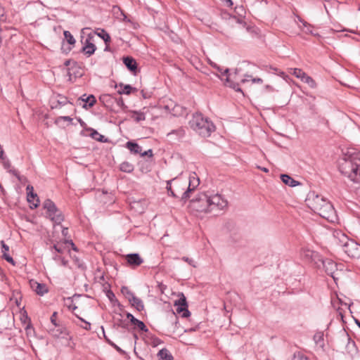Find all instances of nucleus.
I'll use <instances>...</instances> for the list:
<instances>
[{
	"mask_svg": "<svg viewBox=\"0 0 360 360\" xmlns=\"http://www.w3.org/2000/svg\"><path fill=\"white\" fill-rule=\"evenodd\" d=\"M184 134V131L183 130H179V134L183 135Z\"/></svg>",
	"mask_w": 360,
	"mask_h": 360,
	"instance_id": "e2e57ef3",
	"label": "nucleus"
},
{
	"mask_svg": "<svg viewBox=\"0 0 360 360\" xmlns=\"http://www.w3.org/2000/svg\"><path fill=\"white\" fill-rule=\"evenodd\" d=\"M289 72L297 78L300 79V80H302L306 74L304 71H302V70L300 68H290Z\"/></svg>",
	"mask_w": 360,
	"mask_h": 360,
	"instance_id": "7c9ffc66",
	"label": "nucleus"
},
{
	"mask_svg": "<svg viewBox=\"0 0 360 360\" xmlns=\"http://www.w3.org/2000/svg\"><path fill=\"white\" fill-rule=\"evenodd\" d=\"M121 15L123 16V19L122 20L123 21H128L129 22L130 20L127 18V16L126 15V14L123 12V11H121Z\"/></svg>",
	"mask_w": 360,
	"mask_h": 360,
	"instance_id": "13d9d810",
	"label": "nucleus"
},
{
	"mask_svg": "<svg viewBox=\"0 0 360 360\" xmlns=\"http://www.w3.org/2000/svg\"><path fill=\"white\" fill-rule=\"evenodd\" d=\"M86 102L89 103V105L90 107H91L94 105V103L96 102V99H95L94 96H90L87 98Z\"/></svg>",
	"mask_w": 360,
	"mask_h": 360,
	"instance_id": "de8ad7c7",
	"label": "nucleus"
},
{
	"mask_svg": "<svg viewBox=\"0 0 360 360\" xmlns=\"http://www.w3.org/2000/svg\"><path fill=\"white\" fill-rule=\"evenodd\" d=\"M141 156H146V155H153V152L151 150H148V151H145L144 153H141L140 154Z\"/></svg>",
	"mask_w": 360,
	"mask_h": 360,
	"instance_id": "864d4df0",
	"label": "nucleus"
},
{
	"mask_svg": "<svg viewBox=\"0 0 360 360\" xmlns=\"http://www.w3.org/2000/svg\"><path fill=\"white\" fill-rule=\"evenodd\" d=\"M314 340L315 343L319 345L320 347H323L324 345L323 343V334L321 332L316 333L314 335Z\"/></svg>",
	"mask_w": 360,
	"mask_h": 360,
	"instance_id": "473e14b6",
	"label": "nucleus"
},
{
	"mask_svg": "<svg viewBox=\"0 0 360 360\" xmlns=\"http://www.w3.org/2000/svg\"><path fill=\"white\" fill-rule=\"evenodd\" d=\"M68 75H69L70 79L72 80V77H77V75H82V73L80 72V68L76 64H74L72 66L68 69Z\"/></svg>",
	"mask_w": 360,
	"mask_h": 360,
	"instance_id": "b1692460",
	"label": "nucleus"
},
{
	"mask_svg": "<svg viewBox=\"0 0 360 360\" xmlns=\"http://www.w3.org/2000/svg\"><path fill=\"white\" fill-rule=\"evenodd\" d=\"M132 90H135V89H133L130 85L129 84H127V85H122V84H120V89L118 90V93L120 94H130L131 92L132 91Z\"/></svg>",
	"mask_w": 360,
	"mask_h": 360,
	"instance_id": "2f4dec72",
	"label": "nucleus"
},
{
	"mask_svg": "<svg viewBox=\"0 0 360 360\" xmlns=\"http://www.w3.org/2000/svg\"><path fill=\"white\" fill-rule=\"evenodd\" d=\"M146 342L148 345H151L153 347H155L160 345L162 343V341L154 335H148L146 338Z\"/></svg>",
	"mask_w": 360,
	"mask_h": 360,
	"instance_id": "393cba45",
	"label": "nucleus"
},
{
	"mask_svg": "<svg viewBox=\"0 0 360 360\" xmlns=\"http://www.w3.org/2000/svg\"><path fill=\"white\" fill-rule=\"evenodd\" d=\"M189 125L192 129L202 137H208L214 131L215 126L207 118L204 117L201 114H194L189 121Z\"/></svg>",
	"mask_w": 360,
	"mask_h": 360,
	"instance_id": "7ed1b4c3",
	"label": "nucleus"
},
{
	"mask_svg": "<svg viewBox=\"0 0 360 360\" xmlns=\"http://www.w3.org/2000/svg\"><path fill=\"white\" fill-rule=\"evenodd\" d=\"M4 258L9 263L12 264L13 265L15 264V262L13 259V258L8 255L6 252L3 253Z\"/></svg>",
	"mask_w": 360,
	"mask_h": 360,
	"instance_id": "37998d69",
	"label": "nucleus"
},
{
	"mask_svg": "<svg viewBox=\"0 0 360 360\" xmlns=\"http://www.w3.org/2000/svg\"><path fill=\"white\" fill-rule=\"evenodd\" d=\"M150 110L149 108H143V111H131V118L134 121L139 122L146 120V115L150 113Z\"/></svg>",
	"mask_w": 360,
	"mask_h": 360,
	"instance_id": "f3484780",
	"label": "nucleus"
},
{
	"mask_svg": "<svg viewBox=\"0 0 360 360\" xmlns=\"http://www.w3.org/2000/svg\"><path fill=\"white\" fill-rule=\"evenodd\" d=\"M127 148L134 154H141L142 150L141 148L135 143L129 141L126 144Z\"/></svg>",
	"mask_w": 360,
	"mask_h": 360,
	"instance_id": "bb28decb",
	"label": "nucleus"
},
{
	"mask_svg": "<svg viewBox=\"0 0 360 360\" xmlns=\"http://www.w3.org/2000/svg\"><path fill=\"white\" fill-rule=\"evenodd\" d=\"M345 252L352 258L360 257V245L352 240H349L342 248Z\"/></svg>",
	"mask_w": 360,
	"mask_h": 360,
	"instance_id": "9b49d317",
	"label": "nucleus"
},
{
	"mask_svg": "<svg viewBox=\"0 0 360 360\" xmlns=\"http://www.w3.org/2000/svg\"><path fill=\"white\" fill-rule=\"evenodd\" d=\"M307 202L314 212L328 221L335 222L337 220L336 212L333 205L323 197L319 195L309 197Z\"/></svg>",
	"mask_w": 360,
	"mask_h": 360,
	"instance_id": "f03ea898",
	"label": "nucleus"
},
{
	"mask_svg": "<svg viewBox=\"0 0 360 360\" xmlns=\"http://www.w3.org/2000/svg\"><path fill=\"white\" fill-rule=\"evenodd\" d=\"M200 184L199 177L195 172H193L189 176V182L187 186V189L186 192L184 193V196L182 197L183 200H186L190 197L189 193L193 191L195 188L198 186Z\"/></svg>",
	"mask_w": 360,
	"mask_h": 360,
	"instance_id": "f8f14e48",
	"label": "nucleus"
},
{
	"mask_svg": "<svg viewBox=\"0 0 360 360\" xmlns=\"http://www.w3.org/2000/svg\"><path fill=\"white\" fill-rule=\"evenodd\" d=\"M90 28L89 27L83 28L81 30V43L83 45L82 51L87 57L93 55L96 50V46L94 44V34L91 32H88Z\"/></svg>",
	"mask_w": 360,
	"mask_h": 360,
	"instance_id": "39448f33",
	"label": "nucleus"
},
{
	"mask_svg": "<svg viewBox=\"0 0 360 360\" xmlns=\"http://www.w3.org/2000/svg\"><path fill=\"white\" fill-rule=\"evenodd\" d=\"M91 136L96 140V141H101V142H103V138L104 136L101 134H100L98 131L94 130L91 133Z\"/></svg>",
	"mask_w": 360,
	"mask_h": 360,
	"instance_id": "ea45409f",
	"label": "nucleus"
},
{
	"mask_svg": "<svg viewBox=\"0 0 360 360\" xmlns=\"http://www.w3.org/2000/svg\"><path fill=\"white\" fill-rule=\"evenodd\" d=\"M339 171L352 181L360 183V151L348 149L338 161Z\"/></svg>",
	"mask_w": 360,
	"mask_h": 360,
	"instance_id": "f257e3e1",
	"label": "nucleus"
},
{
	"mask_svg": "<svg viewBox=\"0 0 360 360\" xmlns=\"http://www.w3.org/2000/svg\"><path fill=\"white\" fill-rule=\"evenodd\" d=\"M123 62L129 70H131V72H136L137 69V63L133 58H124Z\"/></svg>",
	"mask_w": 360,
	"mask_h": 360,
	"instance_id": "aec40b11",
	"label": "nucleus"
},
{
	"mask_svg": "<svg viewBox=\"0 0 360 360\" xmlns=\"http://www.w3.org/2000/svg\"><path fill=\"white\" fill-rule=\"evenodd\" d=\"M125 259L129 266L136 267L143 263L142 258L139 254H129L125 256Z\"/></svg>",
	"mask_w": 360,
	"mask_h": 360,
	"instance_id": "dca6fc26",
	"label": "nucleus"
},
{
	"mask_svg": "<svg viewBox=\"0 0 360 360\" xmlns=\"http://www.w3.org/2000/svg\"><path fill=\"white\" fill-rule=\"evenodd\" d=\"M323 264L327 274L335 279L334 271L336 269V264L333 261L326 260L323 262Z\"/></svg>",
	"mask_w": 360,
	"mask_h": 360,
	"instance_id": "6ab92c4d",
	"label": "nucleus"
},
{
	"mask_svg": "<svg viewBox=\"0 0 360 360\" xmlns=\"http://www.w3.org/2000/svg\"><path fill=\"white\" fill-rule=\"evenodd\" d=\"M160 360H173V357L169 352L166 349H162L158 352Z\"/></svg>",
	"mask_w": 360,
	"mask_h": 360,
	"instance_id": "c85d7f7f",
	"label": "nucleus"
},
{
	"mask_svg": "<svg viewBox=\"0 0 360 360\" xmlns=\"http://www.w3.org/2000/svg\"><path fill=\"white\" fill-rule=\"evenodd\" d=\"M292 360H309L303 354L298 352L295 354Z\"/></svg>",
	"mask_w": 360,
	"mask_h": 360,
	"instance_id": "79ce46f5",
	"label": "nucleus"
},
{
	"mask_svg": "<svg viewBox=\"0 0 360 360\" xmlns=\"http://www.w3.org/2000/svg\"><path fill=\"white\" fill-rule=\"evenodd\" d=\"M131 304L138 311H141L144 308V306H143V304L142 302V301L136 297V296H134L132 299H131L129 301Z\"/></svg>",
	"mask_w": 360,
	"mask_h": 360,
	"instance_id": "cd10ccee",
	"label": "nucleus"
},
{
	"mask_svg": "<svg viewBox=\"0 0 360 360\" xmlns=\"http://www.w3.org/2000/svg\"><path fill=\"white\" fill-rule=\"evenodd\" d=\"M302 82L306 83L308 84V86L312 89L315 88L316 86V82L309 75L307 74L304 75L303 78L301 80Z\"/></svg>",
	"mask_w": 360,
	"mask_h": 360,
	"instance_id": "72a5a7b5",
	"label": "nucleus"
},
{
	"mask_svg": "<svg viewBox=\"0 0 360 360\" xmlns=\"http://www.w3.org/2000/svg\"><path fill=\"white\" fill-rule=\"evenodd\" d=\"M167 189L173 197L177 198L179 195H182V198L184 193L187 189V184L186 182H180L178 180L174 179L172 182L167 183Z\"/></svg>",
	"mask_w": 360,
	"mask_h": 360,
	"instance_id": "6e6552de",
	"label": "nucleus"
},
{
	"mask_svg": "<svg viewBox=\"0 0 360 360\" xmlns=\"http://www.w3.org/2000/svg\"><path fill=\"white\" fill-rule=\"evenodd\" d=\"M314 252L307 248H302L301 250V255L302 257L305 258L306 259H311L314 257Z\"/></svg>",
	"mask_w": 360,
	"mask_h": 360,
	"instance_id": "e433bc0d",
	"label": "nucleus"
},
{
	"mask_svg": "<svg viewBox=\"0 0 360 360\" xmlns=\"http://www.w3.org/2000/svg\"><path fill=\"white\" fill-rule=\"evenodd\" d=\"M31 288L38 295H43L48 292L46 285L39 283L35 281L31 280L30 281Z\"/></svg>",
	"mask_w": 360,
	"mask_h": 360,
	"instance_id": "a211bd4d",
	"label": "nucleus"
},
{
	"mask_svg": "<svg viewBox=\"0 0 360 360\" xmlns=\"http://www.w3.org/2000/svg\"><path fill=\"white\" fill-rule=\"evenodd\" d=\"M1 246H2V252H6L9 251V247L5 244V243L2 240L1 242Z\"/></svg>",
	"mask_w": 360,
	"mask_h": 360,
	"instance_id": "3c124183",
	"label": "nucleus"
},
{
	"mask_svg": "<svg viewBox=\"0 0 360 360\" xmlns=\"http://www.w3.org/2000/svg\"><path fill=\"white\" fill-rule=\"evenodd\" d=\"M26 190L27 193V200L30 204H32L30 206L31 208L37 207L39 204V200L37 194L34 193L33 187L31 186H27Z\"/></svg>",
	"mask_w": 360,
	"mask_h": 360,
	"instance_id": "2eb2a0df",
	"label": "nucleus"
},
{
	"mask_svg": "<svg viewBox=\"0 0 360 360\" xmlns=\"http://www.w3.org/2000/svg\"><path fill=\"white\" fill-rule=\"evenodd\" d=\"M281 179L285 184L288 185L291 187H295L300 184L298 181H295L288 174H281Z\"/></svg>",
	"mask_w": 360,
	"mask_h": 360,
	"instance_id": "412c9836",
	"label": "nucleus"
},
{
	"mask_svg": "<svg viewBox=\"0 0 360 360\" xmlns=\"http://www.w3.org/2000/svg\"><path fill=\"white\" fill-rule=\"evenodd\" d=\"M127 318L130 319L131 323H133L134 326H136L138 328H139L141 330L143 331H147L148 329L146 328V326L143 323V322L138 320L137 319L134 318L131 314H128Z\"/></svg>",
	"mask_w": 360,
	"mask_h": 360,
	"instance_id": "4be33fe9",
	"label": "nucleus"
},
{
	"mask_svg": "<svg viewBox=\"0 0 360 360\" xmlns=\"http://www.w3.org/2000/svg\"><path fill=\"white\" fill-rule=\"evenodd\" d=\"M281 76H282L283 78L285 77V75L284 72H281Z\"/></svg>",
	"mask_w": 360,
	"mask_h": 360,
	"instance_id": "0e129e2a",
	"label": "nucleus"
},
{
	"mask_svg": "<svg viewBox=\"0 0 360 360\" xmlns=\"http://www.w3.org/2000/svg\"><path fill=\"white\" fill-rule=\"evenodd\" d=\"M94 34V35L97 34L99 37L103 39L105 44L109 43L110 41V35L104 30H101L100 32H95Z\"/></svg>",
	"mask_w": 360,
	"mask_h": 360,
	"instance_id": "c9c22d12",
	"label": "nucleus"
},
{
	"mask_svg": "<svg viewBox=\"0 0 360 360\" xmlns=\"http://www.w3.org/2000/svg\"><path fill=\"white\" fill-rule=\"evenodd\" d=\"M121 292L129 301L135 296L131 290L126 286L121 288Z\"/></svg>",
	"mask_w": 360,
	"mask_h": 360,
	"instance_id": "f704fd0d",
	"label": "nucleus"
},
{
	"mask_svg": "<svg viewBox=\"0 0 360 360\" xmlns=\"http://www.w3.org/2000/svg\"><path fill=\"white\" fill-rule=\"evenodd\" d=\"M259 168L266 173L269 172V169L266 167H259Z\"/></svg>",
	"mask_w": 360,
	"mask_h": 360,
	"instance_id": "bf43d9fd",
	"label": "nucleus"
},
{
	"mask_svg": "<svg viewBox=\"0 0 360 360\" xmlns=\"http://www.w3.org/2000/svg\"><path fill=\"white\" fill-rule=\"evenodd\" d=\"M183 260H184L185 262H188L189 264L195 266V265L193 264V260H192L191 259H189L188 257H184Z\"/></svg>",
	"mask_w": 360,
	"mask_h": 360,
	"instance_id": "5fc2aeb1",
	"label": "nucleus"
},
{
	"mask_svg": "<svg viewBox=\"0 0 360 360\" xmlns=\"http://www.w3.org/2000/svg\"><path fill=\"white\" fill-rule=\"evenodd\" d=\"M4 258L9 263L12 264L13 265L15 264V262L13 259V258L8 255L6 252L3 253Z\"/></svg>",
	"mask_w": 360,
	"mask_h": 360,
	"instance_id": "c03bdc74",
	"label": "nucleus"
},
{
	"mask_svg": "<svg viewBox=\"0 0 360 360\" xmlns=\"http://www.w3.org/2000/svg\"><path fill=\"white\" fill-rule=\"evenodd\" d=\"M141 95L144 98H148L150 97V95L146 93L143 90L141 91Z\"/></svg>",
	"mask_w": 360,
	"mask_h": 360,
	"instance_id": "6e6d98bb",
	"label": "nucleus"
},
{
	"mask_svg": "<svg viewBox=\"0 0 360 360\" xmlns=\"http://www.w3.org/2000/svg\"><path fill=\"white\" fill-rule=\"evenodd\" d=\"M4 258L9 263L12 264L13 265L15 264V262L13 259V258L8 255L6 252L3 253Z\"/></svg>",
	"mask_w": 360,
	"mask_h": 360,
	"instance_id": "a18cd8bd",
	"label": "nucleus"
},
{
	"mask_svg": "<svg viewBox=\"0 0 360 360\" xmlns=\"http://www.w3.org/2000/svg\"><path fill=\"white\" fill-rule=\"evenodd\" d=\"M120 169L122 172L129 173L134 170V166L128 162H123L120 164Z\"/></svg>",
	"mask_w": 360,
	"mask_h": 360,
	"instance_id": "c756f323",
	"label": "nucleus"
},
{
	"mask_svg": "<svg viewBox=\"0 0 360 360\" xmlns=\"http://www.w3.org/2000/svg\"><path fill=\"white\" fill-rule=\"evenodd\" d=\"M4 258L9 263L12 264L13 265L15 264V262L13 259V258L8 255L6 252L3 253Z\"/></svg>",
	"mask_w": 360,
	"mask_h": 360,
	"instance_id": "49530a36",
	"label": "nucleus"
},
{
	"mask_svg": "<svg viewBox=\"0 0 360 360\" xmlns=\"http://www.w3.org/2000/svg\"><path fill=\"white\" fill-rule=\"evenodd\" d=\"M191 211L197 215L210 213V204L209 202L208 194L200 193L191 200L189 204Z\"/></svg>",
	"mask_w": 360,
	"mask_h": 360,
	"instance_id": "20e7f679",
	"label": "nucleus"
},
{
	"mask_svg": "<svg viewBox=\"0 0 360 360\" xmlns=\"http://www.w3.org/2000/svg\"><path fill=\"white\" fill-rule=\"evenodd\" d=\"M70 60H67V61H65V65L66 66H68L70 65Z\"/></svg>",
	"mask_w": 360,
	"mask_h": 360,
	"instance_id": "680f3d73",
	"label": "nucleus"
},
{
	"mask_svg": "<svg viewBox=\"0 0 360 360\" xmlns=\"http://www.w3.org/2000/svg\"><path fill=\"white\" fill-rule=\"evenodd\" d=\"M63 333H67L66 330L65 328H61L60 330V332L59 330H50V333L54 337H58L60 334H62Z\"/></svg>",
	"mask_w": 360,
	"mask_h": 360,
	"instance_id": "a19ab883",
	"label": "nucleus"
},
{
	"mask_svg": "<svg viewBox=\"0 0 360 360\" xmlns=\"http://www.w3.org/2000/svg\"><path fill=\"white\" fill-rule=\"evenodd\" d=\"M60 119H62L65 121H68V122H71L72 120V119L69 117V116H63V117H60Z\"/></svg>",
	"mask_w": 360,
	"mask_h": 360,
	"instance_id": "4d7b16f0",
	"label": "nucleus"
},
{
	"mask_svg": "<svg viewBox=\"0 0 360 360\" xmlns=\"http://www.w3.org/2000/svg\"><path fill=\"white\" fill-rule=\"evenodd\" d=\"M60 230L62 231V235L66 237L68 234V229L63 228L60 224H56V225L54 226V232H58Z\"/></svg>",
	"mask_w": 360,
	"mask_h": 360,
	"instance_id": "58836bf2",
	"label": "nucleus"
},
{
	"mask_svg": "<svg viewBox=\"0 0 360 360\" xmlns=\"http://www.w3.org/2000/svg\"><path fill=\"white\" fill-rule=\"evenodd\" d=\"M297 19L299 22L302 25V27L300 26L302 30L307 34H312L313 26L299 16H297Z\"/></svg>",
	"mask_w": 360,
	"mask_h": 360,
	"instance_id": "5701e85b",
	"label": "nucleus"
},
{
	"mask_svg": "<svg viewBox=\"0 0 360 360\" xmlns=\"http://www.w3.org/2000/svg\"><path fill=\"white\" fill-rule=\"evenodd\" d=\"M333 243L342 248L349 240L348 237L340 230H335L333 233Z\"/></svg>",
	"mask_w": 360,
	"mask_h": 360,
	"instance_id": "4468645a",
	"label": "nucleus"
},
{
	"mask_svg": "<svg viewBox=\"0 0 360 360\" xmlns=\"http://www.w3.org/2000/svg\"><path fill=\"white\" fill-rule=\"evenodd\" d=\"M165 109L174 116H181L186 112L185 109L182 106L174 104L172 101L165 106Z\"/></svg>",
	"mask_w": 360,
	"mask_h": 360,
	"instance_id": "ddd939ff",
	"label": "nucleus"
},
{
	"mask_svg": "<svg viewBox=\"0 0 360 360\" xmlns=\"http://www.w3.org/2000/svg\"><path fill=\"white\" fill-rule=\"evenodd\" d=\"M64 37H65V39L67 40V41L68 42V44H71V45H74L76 42L75 38L73 37V36L72 35V34L69 32V31H64Z\"/></svg>",
	"mask_w": 360,
	"mask_h": 360,
	"instance_id": "4c0bfd02",
	"label": "nucleus"
},
{
	"mask_svg": "<svg viewBox=\"0 0 360 360\" xmlns=\"http://www.w3.org/2000/svg\"><path fill=\"white\" fill-rule=\"evenodd\" d=\"M44 208L46 210V215L56 224H60L63 221V216L51 200H45Z\"/></svg>",
	"mask_w": 360,
	"mask_h": 360,
	"instance_id": "0eeeda50",
	"label": "nucleus"
},
{
	"mask_svg": "<svg viewBox=\"0 0 360 360\" xmlns=\"http://www.w3.org/2000/svg\"><path fill=\"white\" fill-rule=\"evenodd\" d=\"M233 19L237 21V22H238L239 24L243 25V26L245 25V23L243 18H236V17H233Z\"/></svg>",
	"mask_w": 360,
	"mask_h": 360,
	"instance_id": "603ef678",
	"label": "nucleus"
},
{
	"mask_svg": "<svg viewBox=\"0 0 360 360\" xmlns=\"http://www.w3.org/2000/svg\"><path fill=\"white\" fill-rule=\"evenodd\" d=\"M226 2L228 3V6H231V5H232V2H231V0H226Z\"/></svg>",
	"mask_w": 360,
	"mask_h": 360,
	"instance_id": "052dcab7",
	"label": "nucleus"
},
{
	"mask_svg": "<svg viewBox=\"0 0 360 360\" xmlns=\"http://www.w3.org/2000/svg\"><path fill=\"white\" fill-rule=\"evenodd\" d=\"M53 248L59 254V255L56 256L55 259H60L62 262V264L64 266L68 264V261L65 259L63 255L65 254H70L71 255V249L75 251L77 250L75 244L71 240H65L64 241H59L54 243Z\"/></svg>",
	"mask_w": 360,
	"mask_h": 360,
	"instance_id": "423d86ee",
	"label": "nucleus"
},
{
	"mask_svg": "<svg viewBox=\"0 0 360 360\" xmlns=\"http://www.w3.org/2000/svg\"><path fill=\"white\" fill-rule=\"evenodd\" d=\"M210 204V212L214 210H223L227 207L228 202L219 194L208 195Z\"/></svg>",
	"mask_w": 360,
	"mask_h": 360,
	"instance_id": "1a4fd4ad",
	"label": "nucleus"
},
{
	"mask_svg": "<svg viewBox=\"0 0 360 360\" xmlns=\"http://www.w3.org/2000/svg\"><path fill=\"white\" fill-rule=\"evenodd\" d=\"M266 89H271V87L269 85H266Z\"/></svg>",
	"mask_w": 360,
	"mask_h": 360,
	"instance_id": "69168bd1",
	"label": "nucleus"
},
{
	"mask_svg": "<svg viewBox=\"0 0 360 360\" xmlns=\"http://www.w3.org/2000/svg\"><path fill=\"white\" fill-rule=\"evenodd\" d=\"M174 306L176 307V313L180 314L182 317L187 318L190 316L186 299L184 293L179 292L178 294V299L174 301Z\"/></svg>",
	"mask_w": 360,
	"mask_h": 360,
	"instance_id": "9d476101",
	"label": "nucleus"
},
{
	"mask_svg": "<svg viewBox=\"0 0 360 360\" xmlns=\"http://www.w3.org/2000/svg\"><path fill=\"white\" fill-rule=\"evenodd\" d=\"M250 82L252 84H262L263 80L261 78H255L252 75H246L244 79H241V83L245 84Z\"/></svg>",
	"mask_w": 360,
	"mask_h": 360,
	"instance_id": "a878e982",
	"label": "nucleus"
},
{
	"mask_svg": "<svg viewBox=\"0 0 360 360\" xmlns=\"http://www.w3.org/2000/svg\"><path fill=\"white\" fill-rule=\"evenodd\" d=\"M56 319H57V313L56 312H54L51 316V323L55 326H57V323H56Z\"/></svg>",
	"mask_w": 360,
	"mask_h": 360,
	"instance_id": "8fccbe9b",
	"label": "nucleus"
},
{
	"mask_svg": "<svg viewBox=\"0 0 360 360\" xmlns=\"http://www.w3.org/2000/svg\"><path fill=\"white\" fill-rule=\"evenodd\" d=\"M77 317H78V318H79L82 321H83V322L84 323V326H83V328H84L85 330H90V329H91V324H90V323H89V322H87V321H84L83 319L80 318V317H79V316H78L77 315Z\"/></svg>",
	"mask_w": 360,
	"mask_h": 360,
	"instance_id": "09e8293b",
	"label": "nucleus"
}]
</instances>
